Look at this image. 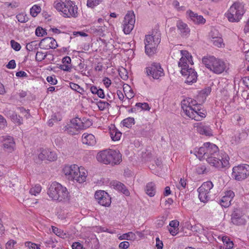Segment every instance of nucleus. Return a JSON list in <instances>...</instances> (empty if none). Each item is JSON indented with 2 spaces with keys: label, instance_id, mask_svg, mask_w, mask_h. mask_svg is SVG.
<instances>
[{
  "label": "nucleus",
  "instance_id": "c03bdc74",
  "mask_svg": "<svg viewBox=\"0 0 249 249\" xmlns=\"http://www.w3.org/2000/svg\"><path fill=\"white\" fill-rule=\"evenodd\" d=\"M135 237V235L132 232H129L126 233H124L121 235L119 238L120 240L126 239V240H132Z\"/></svg>",
  "mask_w": 249,
  "mask_h": 249
},
{
  "label": "nucleus",
  "instance_id": "ddd939ff",
  "mask_svg": "<svg viewBox=\"0 0 249 249\" xmlns=\"http://www.w3.org/2000/svg\"><path fill=\"white\" fill-rule=\"evenodd\" d=\"M147 74L151 75L154 79H158L164 75L163 70L159 63H154L147 68Z\"/></svg>",
  "mask_w": 249,
  "mask_h": 249
},
{
  "label": "nucleus",
  "instance_id": "4be33fe9",
  "mask_svg": "<svg viewBox=\"0 0 249 249\" xmlns=\"http://www.w3.org/2000/svg\"><path fill=\"white\" fill-rule=\"evenodd\" d=\"M111 184L113 188L116 190L121 192L126 196H129V191L123 183L118 181H114L112 182Z\"/></svg>",
  "mask_w": 249,
  "mask_h": 249
},
{
  "label": "nucleus",
  "instance_id": "bf43d9fd",
  "mask_svg": "<svg viewBox=\"0 0 249 249\" xmlns=\"http://www.w3.org/2000/svg\"><path fill=\"white\" fill-rule=\"evenodd\" d=\"M4 4L5 6L11 7L12 8H16L19 6V3L15 1L12 2H6Z\"/></svg>",
  "mask_w": 249,
  "mask_h": 249
},
{
  "label": "nucleus",
  "instance_id": "f704fd0d",
  "mask_svg": "<svg viewBox=\"0 0 249 249\" xmlns=\"http://www.w3.org/2000/svg\"><path fill=\"white\" fill-rule=\"evenodd\" d=\"M112 140L114 141L120 140L122 133L116 129H112L110 132Z\"/></svg>",
  "mask_w": 249,
  "mask_h": 249
},
{
  "label": "nucleus",
  "instance_id": "6e6552de",
  "mask_svg": "<svg viewBox=\"0 0 249 249\" xmlns=\"http://www.w3.org/2000/svg\"><path fill=\"white\" fill-rule=\"evenodd\" d=\"M201 106V105L197 104L196 100L190 98L184 99L181 102V108L185 114L188 117H193L194 114L192 113L190 114V112L191 111L194 110V109L198 110L196 107H200ZM194 117H196L198 120L199 119L198 118L199 117L197 116L196 117L194 116Z\"/></svg>",
  "mask_w": 249,
  "mask_h": 249
},
{
  "label": "nucleus",
  "instance_id": "bb28decb",
  "mask_svg": "<svg viewBox=\"0 0 249 249\" xmlns=\"http://www.w3.org/2000/svg\"><path fill=\"white\" fill-rule=\"evenodd\" d=\"M145 193L150 197L154 196L156 193V188L155 183L153 182L148 183L145 188Z\"/></svg>",
  "mask_w": 249,
  "mask_h": 249
},
{
  "label": "nucleus",
  "instance_id": "de8ad7c7",
  "mask_svg": "<svg viewBox=\"0 0 249 249\" xmlns=\"http://www.w3.org/2000/svg\"><path fill=\"white\" fill-rule=\"evenodd\" d=\"M186 185V180L184 178L180 179L179 183L177 185V187L180 190L185 189Z\"/></svg>",
  "mask_w": 249,
  "mask_h": 249
},
{
  "label": "nucleus",
  "instance_id": "4468645a",
  "mask_svg": "<svg viewBox=\"0 0 249 249\" xmlns=\"http://www.w3.org/2000/svg\"><path fill=\"white\" fill-rule=\"evenodd\" d=\"M231 216V222L234 225H240L245 223V220L243 217L244 213L240 208H235Z\"/></svg>",
  "mask_w": 249,
  "mask_h": 249
},
{
  "label": "nucleus",
  "instance_id": "603ef678",
  "mask_svg": "<svg viewBox=\"0 0 249 249\" xmlns=\"http://www.w3.org/2000/svg\"><path fill=\"white\" fill-rule=\"evenodd\" d=\"M47 54H44L42 52H37L36 55V59L37 61H41L45 59L46 57Z\"/></svg>",
  "mask_w": 249,
  "mask_h": 249
},
{
  "label": "nucleus",
  "instance_id": "4d7b16f0",
  "mask_svg": "<svg viewBox=\"0 0 249 249\" xmlns=\"http://www.w3.org/2000/svg\"><path fill=\"white\" fill-rule=\"evenodd\" d=\"M16 243L17 242L14 240H9L5 245L6 249H16L15 248V245Z\"/></svg>",
  "mask_w": 249,
  "mask_h": 249
},
{
  "label": "nucleus",
  "instance_id": "58836bf2",
  "mask_svg": "<svg viewBox=\"0 0 249 249\" xmlns=\"http://www.w3.org/2000/svg\"><path fill=\"white\" fill-rule=\"evenodd\" d=\"M92 30L93 32L97 34L98 35L100 36H103L104 33L106 30L105 26H97L96 27H93Z\"/></svg>",
  "mask_w": 249,
  "mask_h": 249
},
{
  "label": "nucleus",
  "instance_id": "a19ab883",
  "mask_svg": "<svg viewBox=\"0 0 249 249\" xmlns=\"http://www.w3.org/2000/svg\"><path fill=\"white\" fill-rule=\"evenodd\" d=\"M213 44L218 47H221L223 44V39L221 37H213L211 39Z\"/></svg>",
  "mask_w": 249,
  "mask_h": 249
},
{
  "label": "nucleus",
  "instance_id": "13d9d810",
  "mask_svg": "<svg viewBox=\"0 0 249 249\" xmlns=\"http://www.w3.org/2000/svg\"><path fill=\"white\" fill-rule=\"evenodd\" d=\"M166 218L162 216L160 217L159 218L157 221V224L158 227L160 228L163 226L164 224L165 221L166 220Z\"/></svg>",
  "mask_w": 249,
  "mask_h": 249
},
{
  "label": "nucleus",
  "instance_id": "9d476101",
  "mask_svg": "<svg viewBox=\"0 0 249 249\" xmlns=\"http://www.w3.org/2000/svg\"><path fill=\"white\" fill-rule=\"evenodd\" d=\"M135 16L132 11H128L123 22V31L126 35L129 34L134 27Z\"/></svg>",
  "mask_w": 249,
  "mask_h": 249
},
{
  "label": "nucleus",
  "instance_id": "393cba45",
  "mask_svg": "<svg viewBox=\"0 0 249 249\" xmlns=\"http://www.w3.org/2000/svg\"><path fill=\"white\" fill-rule=\"evenodd\" d=\"M71 125L70 127H74L76 129V131L79 129H84L86 127L83 122L79 118L76 117L71 120Z\"/></svg>",
  "mask_w": 249,
  "mask_h": 249
},
{
  "label": "nucleus",
  "instance_id": "a878e982",
  "mask_svg": "<svg viewBox=\"0 0 249 249\" xmlns=\"http://www.w3.org/2000/svg\"><path fill=\"white\" fill-rule=\"evenodd\" d=\"M14 146L15 142H14L13 138L12 137L8 136L4 141L3 143V147L5 150L8 152H11L14 150Z\"/></svg>",
  "mask_w": 249,
  "mask_h": 249
},
{
  "label": "nucleus",
  "instance_id": "5701e85b",
  "mask_svg": "<svg viewBox=\"0 0 249 249\" xmlns=\"http://www.w3.org/2000/svg\"><path fill=\"white\" fill-rule=\"evenodd\" d=\"M206 146V153L204 155L206 156H212L213 155H217L218 153V147L214 144L207 142L205 143Z\"/></svg>",
  "mask_w": 249,
  "mask_h": 249
},
{
  "label": "nucleus",
  "instance_id": "e2e57ef3",
  "mask_svg": "<svg viewBox=\"0 0 249 249\" xmlns=\"http://www.w3.org/2000/svg\"><path fill=\"white\" fill-rule=\"evenodd\" d=\"M60 69H61L64 71H70L71 69V66H70L68 64H65L61 65L60 66Z\"/></svg>",
  "mask_w": 249,
  "mask_h": 249
},
{
  "label": "nucleus",
  "instance_id": "a211bd4d",
  "mask_svg": "<svg viewBox=\"0 0 249 249\" xmlns=\"http://www.w3.org/2000/svg\"><path fill=\"white\" fill-rule=\"evenodd\" d=\"M186 14L189 16L190 19L196 24H203L205 23L206 20L203 17L198 15L191 10H188Z\"/></svg>",
  "mask_w": 249,
  "mask_h": 249
},
{
  "label": "nucleus",
  "instance_id": "2eb2a0df",
  "mask_svg": "<svg viewBox=\"0 0 249 249\" xmlns=\"http://www.w3.org/2000/svg\"><path fill=\"white\" fill-rule=\"evenodd\" d=\"M96 159L99 162L112 166L119 164L122 161V157H96Z\"/></svg>",
  "mask_w": 249,
  "mask_h": 249
},
{
  "label": "nucleus",
  "instance_id": "c9c22d12",
  "mask_svg": "<svg viewBox=\"0 0 249 249\" xmlns=\"http://www.w3.org/2000/svg\"><path fill=\"white\" fill-rule=\"evenodd\" d=\"M134 123L135 120L134 118L132 117L127 118L123 120L122 122V124L123 126L128 128L131 127L132 125L134 124Z\"/></svg>",
  "mask_w": 249,
  "mask_h": 249
},
{
  "label": "nucleus",
  "instance_id": "0e129e2a",
  "mask_svg": "<svg viewBox=\"0 0 249 249\" xmlns=\"http://www.w3.org/2000/svg\"><path fill=\"white\" fill-rule=\"evenodd\" d=\"M45 243L47 244L49 247H51L52 248H54L56 246L55 242L53 241L52 238H50L46 240L45 241Z\"/></svg>",
  "mask_w": 249,
  "mask_h": 249
},
{
  "label": "nucleus",
  "instance_id": "1a4fd4ad",
  "mask_svg": "<svg viewBox=\"0 0 249 249\" xmlns=\"http://www.w3.org/2000/svg\"><path fill=\"white\" fill-rule=\"evenodd\" d=\"M229 157H207L206 161L211 166L219 169L228 167L229 165Z\"/></svg>",
  "mask_w": 249,
  "mask_h": 249
},
{
  "label": "nucleus",
  "instance_id": "412c9836",
  "mask_svg": "<svg viewBox=\"0 0 249 249\" xmlns=\"http://www.w3.org/2000/svg\"><path fill=\"white\" fill-rule=\"evenodd\" d=\"M195 127L200 134L209 136L213 135L212 129L209 126L204 125L202 123H197Z\"/></svg>",
  "mask_w": 249,
  "mask_h": 249
},
{
  "label": "nucleus",
  "instance_id": "72a5a7b5",
  "mask_svg": "<svg viewBox=\"0 0 249 249\" xmlns=\"http://www.w3.org/2000/svg\"><path fill=\"white\" fill-rule=\"evenodd\" d=\"M123 89L127 99H131L134 96L132 89L128 85L124 86Z\"/></svg>",
  "mask_w": 249,
  "mask_h": 249
},
{
  "label": "nucleus",
  "instance_id": "f8f14e48",
  "mask_svg": "<svg viewBox=\"0 0 249 249\" xmlns=\"http://www.w3.org/2000/svg\"><path fill=\"white\" fill-rule=\"evenodd\" d=\"M181 68V73L182 75L186 76V82L188 84H192L196 82L197 75L195 70L189 68L188 65L185 67H179Z\"/></svg>",
  "mask_w": 249,
  "mask_h": 249
},
{
  "label": "nucleus",
  "instance_id": "2f4dec72",
  "mask_svg": "<svg viewBox=\"0 0 249 249\" xmlns=\"http://www.w3.org/2000/svg\"><path fill=\"white\" fill-rule=\"evenodd\" d=\"M199 193L198 197L200 200L203 202H206L210 199V194L202 191L197 190Z\"/></svg>",
  "mask_w": 249,
  "mask_h": 249
},
{
  "label": "nucleus",
  "instance_id": "69168bd1",
  "mask_svg": "<svg viewBox=\"0 0 249 249\" xmlns=\"http://www.w3.org/2000/svg\"><path fill=\"white\" fill-rule=\"evenodd\" d=\"M156 246L157 249H162L163 245L162 241L160 240L159 237H157L156 239Z\"/></svg>",
  "mask_w": 249,
  "mask_h": 249
},
{
  "label": "nucleus",
  "instance_id": "c85d7f7f",
  "mask_svg": "<svg viewBox=\"0 0 249 249\" xmlns=\"http://www.w3.org/2000/svg\"><path fill=\"white\" fill-rule=\"evenodd\" d=\"M119 155H122L119 150L109 149L100 151L97 156H119Z\"/></svg>",
  "mask_w": 249,
  "mask_h": 249
},
{
  "label": "nucleus",
  "instance_id": "aec40b11",
  "mask_svg": "<svg viewBox=\"0 0 249 249\" xmlns=\"http://www.w3.org/2000/svg\"><path fill=\"white\" fill-rule=\"evenodd\" d=\"M180 53L182 55L180 58L179 61L178 63V67H185L187 66V61H192V55L190 53L186 50L180 51Z\"/></svg>",
  "mask_w": 249,
  "mask_h": 249
},
{
  "label": "nucleus",
  "instance_id": "f03ea898",
  "mask_svg": "<svg viewBox=\"0 0 249 249\" xmlns=\"http://www.w3.org/2000/svg\"><path fill=\"white\" fill-rule=\"evenodd\" d=\"M47 194L52 200L59 202H67L71 198L67 188L56 182H53L50 185Z\"/></svg>",
  "mask_w": 249,
  "mask_h": 249
},
{
  "label": "nucleus",
  "instance_id": "ea45409f",
  "mask_svg": "<svg viewBox=\"0 0 249 249\" xmlns=\"http://www.w3.org/2000/svg\"><path fill=\"white\" fill-rule=\"evenodd\" d=\"M17 20L21 23H25L29 20L27 15L23 13H19L16 16Z\"/></svg>",
  "mask_w": 249,
  "mask_h": 249
},
{
  "label": "nucleus",
  "instance_id": "680f3d73",
  "mask_svg": "<svg viewBox=\"0 0 249 249\" xmlns=\"http://www.w3.org/2000/svg\"><path fill=\"white\" fill-rule=\"evenodd\" d=\"M47 81L48 82H49L50 84L52 85H56L57 84V81L55 78L54 76H48L47 77Z\"/></svg>",
  "mask_w": 249,
  "mask_h": 249
},
{
  "label": "nucleus",
  "instance_id": "6e6d98bb",
  "mask_svg": "<svg viewBox=\"0 0 249 249\" xmlns=\"http://www.w3.org/2000/svg\"><path fill=\"white\" fill-rule=\"evenodd\" d=\"M25 246L29 249H40V246L39 245L31 242H26Z\"/></svg>",
  "mask_w": 249,
  "mask_h": 249
},
{
  "label": "nucleus",
  "instance_id": "6ab92c4d",
  "mask_svg": "<svg viewBox=\"0 0 249 249\" xmlns=\"http://www.w3.org/2000/svg\"><path fill=\"white\" fill-rule=\"evenodd\" d=\"M176 26L181 36L187 37L189 36L190 30L187 24L179 20L177 21Z\"/></svg>",
  "mask_w": 249,
  "mask_h": 249
},
{
  "label": "nucleus",
  "instance_id": "e433bc0d",
  "mask_svg": "<svg viewBox=\"0 0 249 249\" xmlns=\"http://www.w3.org/2000/svg\"><path fill=\"white\" fill-rule=\"evenodd\" d=\"M52 228L53 232L57 236L62 238H65L67 237V234L64 232L63 231L54 226H52Z\"/></svg>",
  "mask_w": 249,
  "mask_h": 249
},
{
  "label": "nucleus",
  "instance_id": "5fc2aeb1",
  "mask_svg": "<svg viewBox=\"0 0 249 249\" xmlns=\"http://www.w3.org/2000/svg\"><path fill=\"white\" fill-rule=\"evenodd\" d=\"M47 34L45 30L42 27H38L36 30V35L38 36H42L44 35Z\"/></svg>",
  "mask_w": 249,
  "mask_h": 249
},
{
  "label": "nucleus",
  "instance_id": "20e7f679",
  "mask_svg": "<svg viewBox=\"0 0 249 249\" xmlns=\"http://www.w3.org/2000/svg\"><path fill=\"white\" fill-rule=\"evenodd\" d=\"M54 6L59 11L62 13L65 18H76L78 15L77 7L72 1L65 0V1H56Z\"/></svg>",
  "mask_w": 249,
  "mask_h": 249
},
{
  "label": "nucleus",
  "instance_id": "f257e3e1",
  "mask_svg": "<svg viewBox=\"0 0 249 249\" xmlns=\"http://www.w3.org/2000/svg\"><path fill=\"white\" fill-rule=\"evenodd\" d=\"M63 172L69 180L79 183L85 182L87 177L86 170L82 167H79L76 164L65 165L63 169Z\"/></svg>",
  "mask_w": 249,
  "mask_h": 249
},
{
  "label": "nucleus",
  "instance_id": "473e14b6",
  "mask_svg": "<svg viewBox=\"0 0 249 249\" xmlns=\"http://www.w3.org/2000/svg\"><path fill=\"white\" fill-rule=\"evenodd\" d=\"M90 91L94 94H97L98 96L101 98H104L105 94L104 91L101 89H98L95 86H91Z\"/></svg>",
  "mask_w": 249,
  "mask_h": 249
},
{
  "label": "nucleus",
  "instance_id": "c756f323",
  "mask_svg": "<svg viewBox=\"0 0 249 249\" xmlns=\"http://www.w3.org/2000/svg\"><path fill=\"white\" fill-rule=\"evenodd\" d=\"M196 108L198 109V110L197 109H194V110H193V111H191V112H190V113H193L194 115H193V116H196V117L197 116H198V117H199L198 118L199 119H196V117H189L190 118H192V119H194L196 121H200L202 118H205L206 117V115L204 113L201 112L200 111L201 110V107H197Z\"/></svg>",
  "mask_w": 249,
  "mask_h": 249
},
{
  "label": "nucleus",
  "instance_id": "cd10ccee",
  "mask_svg": "<svg viewBox=\"0 0 249 249\" xmlns=\"http://www.w3.org/2000/svg\"><path fill=\"white\" fill-rule=\"evenodd\" d=\"M222 240L223 245L220 246V249H233V243L228 237L223 236Z\"/></svg>",
  "mask_w": 249,
  "mask_h": 249
},
{
  "label": "nucleus",
  "instance_id": "774afa93",
  "mask_svg": "<svg viewBox=\"0 0 249 249\" xmlns=\"http://www.w3.org/2000/svg\"><path fill=\"white\" fill-rule=\"evenodd\" d=\"M72 249H83V246L79 242H75L72 244Z\"/></svg>",
  "mask_w": 249,
  "mask_h": 249
},
{
  "label": "nucleus",
  "instance_id": "3c124183",
  "mask_svg": "<svg viewBox=\"0 0 249 249\" xmlns=\"http://www.w3.org/2000/svg\"><path fill=\"white\" fill-rule=\"evenodd\" d=\"M10 44L11 47L16 51H18L21 49V46L18 42H16L14 40H11L10 41Z\"/></svg>",
  "mask_w": 249,
  "mask_h": 249
},
{
  "label": "nucleus",
  "instance_id": "49530a36",
  "mask_svg": "<svg viewBox=\"0 0 249 249\" xmlns=\"http://www.w3.org/2000/svg\"><path fill=\"white\" fill-rule=\"evenodd\" d=\"M97 106L100 110H104L105 109H108L110 105L107 102L100 101L97 103Z\"/></svg>",
  "mask_w": 249,
  "mask_h": 249
},
{
  "label": "nucleus",
  "instance_id": "09e8293b",
  "mask_svg": "<svg viewBox=\"0 0 249 249\" xmlns=\"http://www.w3.org/2000/svg\"><path fill=\"white\" fill-rule=\"evenodd\" d=\"M36 41H32L26 45V48L28 51H33L36 49Z\"/></svg>",
  "mask_w": 249,
  "mask_h": 249
},
{
  "label": "nucleus",
  "instance_id": "b1692460",
  "mask_svg": "<svg viewBox=\"0 0 249 249\" xmlns=\"http://www.w3.org/2000/svg\"><path fill=\"white\" fill-rule=\"evenodd\" d=\"M82 142L89 146H93L96 143V139L91 134L84 133L82 136Z\"/></svg>",
  "mask_w": 249,
  "mask_h": 249
},
{
  "label": "nucleus",
  "instance_id": "338daca9",
  "mask_svg": "<svg viewBox=\"0 0 249 249\" xmlns=\"http://www.w3.org/2000/svg\"><path fill=\"white\" fill-rule=\"evenodd\" d=\"M129 246V243L127 241L122 242L119 244V248L122 249H126Z\"/></svg>",
  "mask_w": 249,
  "mask_h": 249
},
{
  "label": "nucleus",
  "instance_id": "7ed1b4c3",
  "mask_svg": "<svg viewBox=\"0 0 249 249\" xmlns=\"http://www.w3.org/2000/svg\"><path fill=\"white\" fill-rule=\"evenodd\" d=\"M205 67L215 74H221L226 70L227 66L222 60L213 56H205L202 59Z\"/></svg>",
  "mask_w": 249,
  "mask_h": 249
},
{
  "label": "nucleus",
  "instance_id": "79ce46f5",
  "mask_svg": "<svg viewBox=\"0 0 249 249\" xmlns=\"http://www.w3.org/2000/svg\"><path fill=\"white\" fill-rule=\"evenodd\" d=\"M41 11V8L39 6L37 5H34L31 9H30V14L33 17H36L37 16L38 13H39Z\"/></svg>",
  "mask_w": 249,
  "mask_h": 249
},
{
  "label": "nucleus",
  "instance_id": "864d4df0",
  "mask_svg": "<svg viewBox=\"0 0 249 249\" xmlns=\"http://www.w3.org/2000/svg\"><path fill=\"white\" fill-rule=\"evenodd\" d=\"M136 106L137 107H140V108H142V110H149V109H150V107H149V105L146 103H138L136 104Z\"/></svg>",
  "mask_w": 249,
  "mask_h": 249
},
{
  "label": "nucleus",
  "instance_id": "9b49d317",
  "mask_svg": "<svg viewBox=\"0 0 249 249\" xmlns=\"http://www.w3.org/2000/svg\"><path fill=\"white\" fill-rule=\"evenodd\" d=\"M94 197L98 203L102 206L108 207L111 204V197L105 191H97Z\"/></svg>",
  "mask_w": 249,
  "mask_h": 249
},
{
  "label": "nucleus",
  "instance_id": "4c0bfd02",
  "mask_svg": "<svg viewBox=\"0 0 249 249\" xmlns=\"http://www.w3.org/2000/svg\"><path fill=\"white\" fill-rule=\"evenodd\" d=\"M70 87L73 90L76 91L77 92L83 95L84 92V89L78 84L71 82L70 83Z\"/></svg>",
  "mask_w": 249,
  "mask_h": 249
},
{
  "label": "nucleus",
  "instance_id": "7c9ffc66",
  "mask_svg": "<svg viewBox=\"0 0 249 249\" xmlns=\"http://www.w3.org/2000/svg\"><path fill=\"white\" fill-rule=\"evenodd\" d=\"M213 185L211 181L204 182L201 186L198 188L197 190H202L210 194V190L213 188Z\"/></svg>",
  "mask_w": 249,
  "mask_h": 249
},
{
  "label": "nucleus",
  "instance_id": "052dcab7",
  "mask_svg": "<svg viewBox=\"0 0 249 249\" xmlns=\"http://www.w3.org/2000/svg\"><path fill=\"white\" fill-rule=\"evenodd\" d=\"M206 146H205V143H204V146L200 147L199 148H198V150L196 151V152H197L198 155L206 156V155H204V153H205L206 151Z\"/></svg>",
  "mask_w": 249,
  "mask_h": 249
},
{
  "label": "nucleus",
  "instance_id": "a18cd8bd",
  "mask_svg": "<svg viewBox=\"0 0 249 249\" xmlns=\"http://www.w3.org/2000/svg\"><path fill=\"white\" fill-rule=\"evenodd\" d=\"M41 190V187L39 184H36L30 190V193L34 196L38 194Z\"/></svg>",
  "mask_w": 249,
  "mask_h": 249
},
{
  "label": "nucleus",
  "instance_id": "37998d69",
  "mask_svg": "<svg viewBox=\"0 0 249 249\" xmlns=\"http://www.w3.org/2000/svg\"><path fill=\"white\" fill-rule=\"evenodd\" d=\"M9 114L10 115V117L13 122L18 123L19 124H22L20 119L21 118L19 116L18 117L15 112L13 111H12L11 112H9Z\"/></svg>",
  "mask_w": 249,
  "mask_h": 249
},
{
  "label": "nucleus",
  "instance_id": "39448f33",
  "mask_svg": "<svg viewBox=\"0 0 249 249\" xmlns=\"http://www.w3.org/2000/svg\"><path fill=\"white\" fill-rule=\"evenodd\" d=\"M160 33L153 31L151 35L145 36L144 39L145 53L148 55L153 54L160 42Z\"/></svg>",
  "mask_w": 249,
  "mask_h": 249
},
{
  "label": "nucleus",
  "instance_id": "423d86ee",
  "mask_svg": "<svg viewBox=\"0 0 249 249\" xmlns=\"http://www.w3.org/2000/svg\"><path fill=\"white\" fill-rule=\"evenodd\" d=\"M244 13L245 9L243 3L236 1L230 7L225 15L230 22H237L241 19Z\"/></svg>",
  "mask_w": 249,
  "mask_h": 249
},
{
  "label": "nucleus",
  "instance_id": "f3484780",
  "mask_svg": "<svg viewBox=\"0 0 249 249\" xmlns=\"http://www.w3.org/2000/svg\"><path fill=\"white\" fill-rule=\"evenodd\" d=\"M234 196V193L231 190L225 193V195L220 200V204L221 206L227 208L231 204V200Z\"/></svg>",
  "mask_w": 249,
  "mask_h": 249
},
{
  "label": "nucleus",
  "instance_id": "dca6fc26",
  "mask_svg": "<svg viewBox=\"0 0 249 249\" xmlns=\"http://www.w3.org/2000/svg\"><path fill=\"white\" fill-rule=\"evenodd\" d=\"M39 46L45 49H55L57 47V44L54 38L47 37L41 40Z\"/></svg>",
  "mask_w": 249,
  "mask_h": 249
},
{
  "label": "nucleus",
  "instance_id": "0eeeda50",
  "mask_svg": "<svg viewBox=\"0 0 249 249\" xmlns=\"http://www.w3.org/2000/svg\"><path fill=\"white\" fill-rule=\"evenodd\" d=\"M249 176V165L240 164L232 168V176L236 180L241 181Z\"/></svg>",
  "mask_w": 249,
  "mask_h": 249
},
{
  "label": "nucleus",
  "instance_id": "8fccbe9b",
  "mask_svg": "<svg viewBox=\"0 0 249 249\" xmlns=\"http://www.w3.org/2000/svg\"><path fill=\"white\" fill-rule=\"evenodd\" d=\"M119 75L121 78L124 80H127L128 78V73L126 70L124 68H122L119 70Z\"/></svg>",
  "mask_w": 249,
  "mask_h": 249
}]
</instances>
